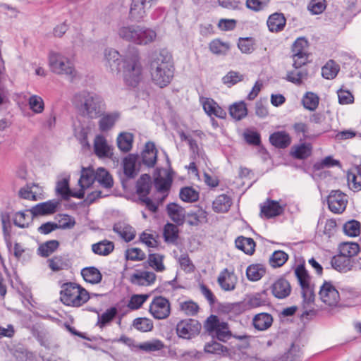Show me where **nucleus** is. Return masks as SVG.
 Here are the masks:
<instances>
[{
	"mask_svg": "<svg viewBox=\"0 0 361 361\" xmlns=\"http://www.w3.org/2000/svg\"><path fill=\"white\" fill-rule=\"evenodd\" d=\"M347 179L350 190L358 192L361 190V176L350 171L347 174Z\"/></svg>",
	"mask_w": 361,
	"mask_h": 361,
	"instance_id": "nucleus-63",
	"label": "nucleus"
},
{
	"mask_svg": "<svg viewBox=\"0 0 361 361\" xmlns=\"http://www.w3.org/2000/svg\"><path fill=\"white\" fill-rule=\"evenodd\" d=\"M273 323V317L269 313H259L252 319V324L254 327L259 331H264L268 329Z\"/></svg>",
	"mask_w": 361,
	"mask_h": 361,
	"instance_id": "nucleus-30",
	"label": "nucleus"
},
{
	"mask_svg": "<svg viewBox=\"0 0 361 361\" xmlns=\"http://www.w3.org/2000/svg\"><path fill=\"white\" fill-rule=\"evenodd\" d=\"M27 102L30 109L35 114H41L44 110V102L41 97L36 94L31 95Z\"/></svg>",
	"mask_w": 361,
	"mask_h": 361,
	"instance_id": "nucleus-56",
	"label": "nucleus"
},
{
	"mask_svg": "<svg viewBox=\"0 0 361 361\" xmlns=\"http://www.w3.org/2000/svg\"><path fill=\"white\" fill-rule=\"evenodd\" d=\"M156 278L154 273L144 271L132 274L130 281L133 284L137 286H150L155 282Z\"/></svg>",
	"mask_w": 361,
	"mask_h": 361,
	"instance_id": "nucleus-26",
	"label": "nucleus"
},
{
	"mask_svg": "<svg viewBox=\"0 0 361 361\" xmlns=\"http://www.w3.org/2000/svg\"><path fill=\"white\" fill-rule=\"evenodd\" d=\"M331 264L335 270L339 272L346 273L353 269L354 260L339 253L331 258Z\"/></svg>",
	"mask_w": 361,
	"mask_h": 361,
	"instance_id": "nucleus-22",
	"label": "nucleus"
},
{
	"mask_svg": "<svg viewBox=\"0 0 361 361\" xmlns=\"http://www.w3.org/2000/svg\"><path fill=\"white\" fill-rule=\"evenodd\" d=\"M235 247L248 255H252L255 251L256 244L251 238L238 236L235 240Z\"/></svg>",
	"mask_w": 361,
	"mask_h": 361,
	"instance_id": "nucleus-31",
	"label": "nucleus"
},
{
	"mask_svg": "<svg viewBox=\"0 0 361 361\" xmlns=\"http://www.w3.org/2000/svg\"><path fill=\"white\" fill-rule=\"evenodd\" d=\"M269 303L265 291L250 295L246 301L247 306L249 308H257L267 305Z\"/></svg>",
	"mask_w": 361,
	"mask_h": 361,
	"instance_id": "nucleus-44",
	"label": "nucleus"
},
{
	"mask_svg": "<svg viewBox=\"0 0 361 361\" xmlns=\"http://www.w3.org/2000/svg\"><path fill=\"white\" fill-rule=\"evenodd\" d=\"M231 199L229 196L222 194L216 197L212 203V207L215 212L224 213L228 211L231 205Z\"/></svg>",
	"mask_w": 361,
	"mask_h": 361,
	"instance_id": "nucleus-39",
	"label": "nucleus"
},
{
	"mask_svg": "<svg viewBox=\"0 0 361 361\" xmlns=\"http://www.w3.org/2000/svg\"><path fill=\"white\" fill-rule=\"evenodd\" d=\"M152 188V179L149 175L142 174L136 183V192L139 198L147 197Z\"/></svg>",
	"mask_w": 361,
	"mask_h": 361,
	"instance_id": "nucleus-29",
	"label": "nucleus"
},
{
	"mask_svg": "<svg viewBox=\"0 0 361 361\" xmlns=\"http://www.w3.org/2000/svg\"><path fill=\"white\" fill-rule=\"evenodd\" d=\"M300 68H295V70L288 71L286 79L295 85H300L302 83L303 80L307 78V71L305 69H300Z\"/></svg>",
	"mask_w": 361,
	"mask_h": 361,
	"instance_id": "nucleus-49",
	"label": "nucleus"
},
{
	"mask_svg": "<svg viewBox=\"0 0 361 361\" xmlns=\"http://www.w3.org/2000/svg\"><path fill=\"white\" fill-rule=\"evenodd\" d=\"M72 102L78 114L87 119L98 118L106 110V103L102 96L88 90L75 93Z\"/></svg>",
	"mask_w": 361,
	"mask_h": 361,
	"instance_id": "nucleus-2",
	"label": "nucleus"
},
{
	"mask_svg": "<svg viewBox=\"0 0 361 361\" xmlns=\"http://www.w3.org/2000/svg\"><path fill=\"white\" fill-rule=\"evenodd\" d=\"M312 149V147L311 144L302 143L293 147L292 154L296 159H305L311 155Z\"/></svg>",
	"mask_w": 361,
	"mask_h": 361,
	"instance_id": "nucleus-48",
	"label": "nucleus"
},
{
	"mask_svg": "<svg viewBox=\"0 0 361 361\" xmlns=\"http://www.w3.org/2000/svg\"><path fill=\"white\" fill-rule=\"evenodd\" d=\"M293 129L296 134L302 135V140L314 139L326 131V130H322L312 133L310 131L307 125L302 122L295 123L293 125Z\"/></svg>",
	"mask_w": 361,
	"mask_h": 361,
	"instance_id": "nucleus-33",
	"label": "nucleus"
},
{
	"mask_svg": "<svg viewBox=\"0 0 361 361\" xmlns=\"http://www.w3.org/2000/svg\"><path fill=\"white\" fill-rule=\"evenodd\" d=\"M266 273L265 266L262 264H255L248 266L246 270L247 279L252 281L261 279Z\"/></svg>",
	"mask_w": 361,
	"mask_h": 361,
	"instance_id": "nucleus-42",
	"label": "nucleus"
},
{
	"mask_svg": "<svg viewBox=\"0 0 361 361\" xmlns=\"http://www.w3.org/2000/svg\"><path fill=\"white\" fill-rule=\"evenodd\" d=\"M301 355L300 348L292 344L290 349L284 355L278 357L276 361H300Z\"/></svg>",
	"mask_w": 361,
	"mask_h": 361,
	"instance_id": "nucleus-51",
	"label": "nucleus"
},
{
	"mask_svg": "<svg viewBox=\"0 0 361 361\" xmlns=\"http://www.w3.org/2000/svg\"><path fill=\"white\" fill-rule=\"evenodd\" d=\"M319 296L320 300L330 307L336 306L340 300V293L331 281H324L321 286Z\"/></svg>",
	"mask_w": 361,
	"mask_h": 361,
	"instance_id": "nucleus-11",
	"label": "nucleus"
},
{
	"mask_svg": "<svg viewBox=\"0 0 361 361\" xmlns=\"http://www.w3.org/2000/svg\"><path fill=\"white\" fill-rule=\"evenodd\" d=\"M98 121V128L102 133H107L111 130L121 118V113L118 111L105 112L101 114Z\"/></svg>",
	"mask_w": 361,
	"mask_h": 361,
	"instance_id": "nucleus-13",
	"label": "nucleus"
},
{
	"mask_svg": "<svg viewBox=\"0 0 361 361\" xmlns=\"http://www.w3.org/2000/svg\"><path fill=\"white\" fill-rule=\"evenodd\" d=\"M61 288L60 300L66 306L80 307L90 298L89 293L75 283H64Z\"/></svg>",
	"mask_w": 361,
	"mask_h": 361,
	"instance_id": "nucleus-4",
	"label": "nucleus"
},
{
	"mask_svg": "<svg viewBox=\"0 0 361 361\" xmlns=\"http://www.w3.org/2000/svg\"><path fill=\"white\" fill-rule=\"evenodd\" d=\"M95 181V171L92 168H82L78 180L82 188H89Z\"/></svg>",
	"mask_w": 361,
	"mask_h": 361,
	"instance_id": "nucleus-45",
	"label": "nucleus"
},
{
	"mask_svg": "<svg viewBox=\"0 0 361 361\" xmlns=\"http://www.w3.org/2000/svg\"><path fill=\"white\" fill-rule=\"evenodd\" d=\"M59 247V242L56 240H48L40 244L37 250V254L42 257H48Z\"/></svg>",
	"mask_w": 361,
	"mask_h": 361,
	"instance_id": "nucleus-40",
	"label": "nucleus"
},
{
	"mask_svg": "<svg viewBox=\"0 0 361 361\" xmlns=\"http://www.w3.org/2000/svg\"><path fill=\"white\" fill-rule=\"evenodd\" d=\"M149 311L154 319H165L171 314L170 302L163 296H156L150 303Z\"/></svg>",
	"mask_w": 361,
	"mask_h": 361,
	"instance_id": "nucleus-10",
	"label": "nucleus"
},
{
	"mask_svg": "<svg viewBox=\"0 0 361 361\" xmlns=\"http://www.w3.org/2000/svg\"><path fill=\"white\" fill-rule=\"evenodd\" d=\"M120 57L119 52L114 49L108 48L104 51V58L112 72L120 71Z\"/></svg>",
	"mask_w": 361,
	"mask_h": 361,
	"instance_id": "nucleus-32",
	"label": "nucleus"
},
{
	"mask_svg": "<svg viewBox=\"0 0 361 361\" xmlns=\"http://www.w3.org/2000/svg\"><path fill=\"white\" fill-rule=\"evenodd\" d=\"M81 275L85 281L92 284L100 283L102 279V275L99 270L94 267L82 269L81 271Z\"/></svg>",
	"mask_w": 361,
	"mask_h": 361,
	"instance_id": "nucleus-38",
	"label": "nucleus"
},
{
	"mask_svg": "<svg viewBox=\"0 0 361 361\" xmlns=\"http://www.w3.org/2000/svg\"><path fill=\"white\" fill-rule=\"evenodd\" d=\"M207 213L202 209H197L186 213L185 219L187 223L190 226H197L202 222L207 221Z\"/></svg>",
	"mask_w": 361,
	"mask_h": 361,
	"instance_id": "nucleus-37",
	"label": "nucleus"
},
{
	"mask_svg": "<svg viewBox=\"0 0 361 361\" xmlns=\"http://www.w3.org/2000/svg\"><path fill=\"white\" fill-rule=\"evenodd\" d=\"M286 20L282 13H274L267 20V26L272 32H278L283 30Z\"/></svg>",
	"mask_w": 361,
	"mask_h": 361,
	"instance_id": "nucleus-28",
	"label": "nucleus"
},
{
	"mask_svg": "<svg viewBox=\"0 0 361 361\" xmlns=\"http://www.w3.org/2000/svg\"><path fill=\"white\" fill-rule=\"evenodd\" d=\"M360 250V246L357 243L345 242L339 245V253L342 255L353 259Z\"/></svg>",
	"mask_w": 361,
	"mask_h": 361,
	"instance_id": "nucleus-47",
	"label": "nucleus"
},
{
	"mask_svg": "<svg viewBox=\"0 0 361 361\" xmlns=\"http://www.w3.org/2000/svg\"><path fill=\"white\" fill-rule=\"evenodd\" d=\"M164 237L166 242L173 243L178 238V229L173 224L167 223L164 228Z\"/></svg>",
	"mask_w": 361,
	"mask_h": 361,
	"instance_id": "nucleus-60",
	"label": "nucleus"
},
{
	"mask_svg": "<svg viewBox=\"0 0 361 361\" xmlns=\"http://www.w3.org/2000/svg\"><path fill=\"white\" fill-rule=\"evenodd\" d=\"M116 141L118 149L123 152H128L132 149L133 135L128 132L121 133Z\"/></svg>",
	"mask_w": 361,
	"mask_h": 361,
	"instance_id": "nucleus-43",
	"label": "nucleus"
},
{
	"mask_svg": "<svg viewBox=\"0 0 361 361\" xmlns=\"http://www.w3.org/2000/svg\"><path fill=\"white\" fill-rule=\"evenodd\" d=\"M171 182L172 180L169 177L164 178L159 176L154 179V184L157 192L167 195Z\"/></svg>",
	"mask_w": 361,
	"mask_h": 361,
	"instance_id": "nucleus-59",
	"label": "nucleus"
},
{
	"mask_svg": "<svg viewBox=\"0 0 361 361\" xmlns=\"http://www.w3.org/2000/svg\"><path fill=\"white\" fill-rule=\"evenodd\" d=\"M157 159V150L152 142H147L142 153V161L143 164L148 167H153Z\"/></svg>",
	"mask_w": 361,
	"mask_h": 361,
	"instance_id": "nucleus-25",
	"label": "nucleus"
},
{
	"mask_svg": "<svg viewBox=\"0 0 361 361\" xmlns=\"http://www.w3.org/2000/svg\"><path fill=\"white\" fill-rule=\"evenodd\" d=\"M328 207L334 214H342L348 204L347 195L339 190H332L327 197Z\"/></svg>",
	"mask_w": 361,
	"mask_h": 361,
	"instance_id": "nucleus-12",
	"label": "nucleus"
},
{
	"mask_svg": "<svg viewBox=\"0 0 361 361\" xmlns=\"http://www.w3.org/2000/svg\"><path fill=\"white\" fill-rule=\"evenodd\" d=\"M201 328V324L197 320L186 319L177 324L176 330L178 337L191 339L200 334Z\"/></svg>",
	"mask_w": 361,
	"mask_h": 361,
	"instance_id": "nucleus-9",
	"label": "nucleus"
},
{
	"mask_svg": "<svg viewBox=\"0 0 361 361\" xmlns=\"http://www.w3.org/2000/svg\"><path fill=\"white\" fill-rule=\"evenodd\" d=\"M59 202L56 200H49L41 202L32 207L27 212H30L32 217L38 216L49 215L55 213Z\"/></svg>",
	"mask_w": 361,
	"mask_h": 361,
	"instance_id": "nucleus-17",
	"label": "nucleus"
},
{
	"mask_svg": "<svg viewBox=\"0 0 361 361\" xmlns=\"http://www.w3.org/2000/svg\"><path fill=\"white\" fill-rule=\"evenodd\" d=\"M123 62V79L126 84L136 87L142 79V66L137 53L127 55Z\"/></svg>",
	"mask_w": 361,
	"mask_h": 361,
	"instance_id": "nucleus-5",
	"label": "nucleus"
},
{
	"mask_svg": "<svg viewBox=\"0 0 361 361\" xmlns=\"http://www.w3.org/2000/svg\"><path fill=\"white\" fill-rule=\"evenodd\" d=\"M309 43L305 37L298 38L292 46L293 66L294 68H301L308 61Z\"/></svg>",
	"mask_w": 361,
	"mask_h": 361,
	"instance_id": "nucleus-8",
	"label": "nucleus"
},
{
	"mask_svg": "<svg viewBox=\"0 0 361 361\" xmlns=\"http://www.w3.org/2000/svg\"><path fill=\"white\" fill-rule=\"evenodd\" d=\"M48 62L51 71L58 75H66L71 77L75 75V71L69 58L60 52L50 51L48 54Z\"/></svg>",
	"mask_w": 361,
	"mask_h": 361,
	"instance_id": "nucleus-6",
	"label": "nucleus"
},
{
	"mask_svg": "<svg viewBox=\"0 0 361 361\" xmlns=\"http://www.w3.org/2000/svg\"><path fill=\"white\" fill-rule=\"evenodd\" d=\"M244 79V75L239 72L231 71L222 78L224 84L231 87Z\"/></svg>",
	"mask_w": 361,
	"mask_h": 361,
	"instance_id": "nucleus-64",
	"label": "nucleus"
},
{
	"mask_svg": "<svg viewBox=\"0 0 361 361\" xmlns=\"http://www.w3.org/2000/svg\"><path fill=\"white\" fill-rule=\"evenodd\" d=\"M174 65L171 53L166 49L156 51L149 56V71L152 81L163 88L168 86L174 75Z\"/></svg>",
	"mask_w": 361,
	"mask_h": 361,
	"instance_id": "nucleus-1",
	"label": "nucleus"
},
{
	"mask_svg": "<svg viewBox=\"0 0 361 361\" xmlns=\"http://www.w3.org/2000/svg\"><path fill=\"white\" fill-rule=\"evenodd\" d=\"M181 200L185 202H195L199 199V192L192 187H183L179 193Z\"/></svg>",
	"mask_w": 361,
	"mask_h": 361,
	"instance_id": "nucleus-52",
	"label": "nucleus"
},
{
	"mask_svg": "<svg viewBox=\"0 0 361 361\" xmlns=\"http://www.w3.org/2000/svg\"><path fill=\"white\" fill-rule=\"evenodd\" d=\"M114 250V243L108 240H103L92 245V252L98 255L107 256Z\"/></svg>",
	"mask_w": 361,
	"mask_h": 361,
	"instance_id": "nucleus-35",
	"label": "nucleus"
},
{
	"mask_svg": "<svg viewBox=\"0 0 361 361\" xmlns=\"http://www.w3.org/2000/svg\"><path fill=\"white\" fill-rule=\"evenodd\" d=\"M113 231L126 242L133 240L136 234L135 230L130 225L124 221H119L114 224Z\"/></svg>",
	"mask_w": 361,
	"mask_h": 361,
	"instance_id": "nucleus-23",
	"label": "nucleus"
},
{
	"mask_svg": "<svg viewBox=\"0 0 361 361\" xmlns=\"http://www.w3.org/2000/svg\"><path fill=\"white\" fill-rule=\"evenodd\" d=\"M27 213H30V212L25 210V212H16L14 216L13 224L19 228L27 227L33 217H30Z\"/></svg>",
	"mask_w": 361,
	"mask_h": 361,
	"instance_id": "nucleus-62",
	"label": "nucleus"
},
{
	"mask_svg": "<svg viewBox=\"0 0 361 361\" xmlns=\"http://www.w3.org/2000/svg\"><path fill=\"white\" fill-rule=\"evenodd\" d=\"M138 160V155L130 154L123 161V173L129 178L136 176L135 165Z\"/></svg>",
	"mask_w": 361,
	"mask_h": 361,
	"instance_id": "nucleus-34",
	"label": "nucleus"
},
{
	"mask_svg": "<svg viewBox=\"0 0 361 361\" xmlns=\"http://www.w3.org/2000/svg\"><path fill=\"white\" fill-rule=\"evenodd\" d=\"M284 211V207L281 206L279 202L268 199L261 206L260 214L267 219L275 217L281 215Z\"/></svg>",
	"mask_w": 361,
	"mask_h": 361,
	"instance_id": "nucleus-18",
	"label": "nucleus"
},
{
	"mask_svg": "<svg viewBox=\"0 0 361 361\" xmlns=\"http://www.w3.org/2000/svg\"><path fill=\"white\" fill-rule=\"evenodd\" d=\"M319 97L313 92H307L302 100L304 107L310 111H314L319 105Z\"/></svg>",
	"mask_w": 361,
	"mask_h": 361,
	"instance_id": "nucleus-58",
	"label": "nucleus"
},
{
	"mask_svg": "<svg viewBox=\"0 0 361 361\" xmlns=\"http://www.w3.org/2000/svg\"><path fill=\"white\" fill-rule=\"evenodd\" d=\"M238 278L233 271H230L227 268L223 269L217 279V282L221 288L224 291H232L235 288Z\"/></svg>",
	"mask_w": 361,
	"mask_h": 361,
	"instance_id": "nucleus-14",
	"label": "nucleus"
},
{
	"mask_svg": "<svg viewBox=\"0 0 361 361\" xmlns=\"http://www.w3.org/2000/svg\"><path fill=\"white\" fill-rule=\"evenodd\" d=\"M204 327L210 336L220 341L226 342L231 338L228 323L216 315H210L205 321Z\"/></svg>",
	"mask_w": 361,
	"mask_h": 361,
	"instance_id": "nucleus-7",
	"label": "nucleus"
},
{
	"mask_svg": "<svg viewBox=\"0 0 361 361\" xmlns=\"http://www.w3.org/2000/svg\"><path fill=\"white\" fill-rule=\"evenodd\" d=\"M200 101L204 111L210 117L213 116L219 118H224L226 117V111L214 99L202 97Z\"/></svg>",
	"mask_w": 361,
	"mask_h": 361,
	"instance_id": "nucleus-19",
	"label": "nucleus"
},
{
	"mask_svg": "<svg viewBox=\"0 0 361 361\" xmlns=\"http://www.w3.org/2000/svg\"><path fill=\"white\" fill-rule=\"evenodd\" d=\"M138 37L137 45H147L156 39L157 33L151 28L140 25Z\"/></svg>",
	"mask_w": 361,
	"mask_h": 361,
	"instance_id": "nucleus-36",
	"label": "nucleus"
},
{
	"mask_svg": "<svg viewBox=\"0 0 361 361\" xmlns=\"http://www.w3.org/2000/svg\"><path fill=\"white\" fill-rule=\"evenodd\" d=\"M288 259V255L282 250H276L269 257V264L273 268L282 267Z\"/></svg>",
	"mask_w": 361,
	"mask_h": 361,
	"instance_id": "nucleus-50",
	"label": "nucleus"
},
{
	"mask_svg": "<svg viewBox=\"0 0 361 361\" xmlns=\"http://www.w3.org/2000/svg\"><path fill=\"white\" fill-rule=\"evenodd\" d=\"M140 27L138 25H121L118 27L117 33L122 39L136 44Z\"/></svg>",
	"mask_w": 361,
	"mask_h": 361,
	"instance_id": "nucleus-15",
	"label": "nucleus"
},
{
	"mask_svg": "<svg viewBox=\"0 0 361 361\" xmlns=\"http://www.w3.org/2000/svg\"><path fill=\"white\" fill-rule=\"evenodd\" d=\"M167 213L176 224L183 225L185 220L186 212L183 207L176 203H170L166 207Z\"/></svg>",
	"mask_w": 361,
	"mask_h": 361,
	"instance_id": "nucleus-24",
	"label": "nucleus"
},
{
	"mask_svg": "<svg viewBox=\"0 0 361 361\" xmlns=\"http://www.w3.org/2000/svg\"><path fill=\"white\" fill-rule=\"evenodd\" d=\"M272 294L279 299H284L290 295L291 286L284 278L277 279L271 287Z\"/></svg>",
	"mask_w": 361,
	"mask_h": 361,
	"instance_id": "nucleus-20",
	"label": "nucleus"
},
{
	"mask_svg": "<svg viewBox=\"0 0 361 361\" xmlns=\"http://www.w3.org/2000/svg\"><path fill=\"white\" fill-rule=\"evenodd\" d=\"M210 51L216 55H225L230 49L228 43L224 42L219 39L212 40L209 45Z\"/></svg>",
	"mask_w": 361,
	"mask_h": 361,
	"instance_id": "nucleus-55",
	"label": "nucleus"
},
{
	"mask_svg": "<svg viewBox=\"0 0 361 361\" xmlns=\"http://www.w3.org/2000/svg\"><path fill=\"white\" fill-rule=\"evenodd\" d=\"M95 180L97 181L99 185L106 189L111 188L114 185V181L111 176L104 168H98L95 171Z\"/></svg>",
	"mask_w": 361,
	"mask_h": 361,
	"instance_id": "nucleus-41",
	"label": "nucleus"
},
{
	"mask_svg": "<svg viewBox=\"0 0 361 361\" xmlns=\"http://www.w3.org/2000/svg\"><path fill=\"white\" fill-rule=\"evenodd\" d=\"M339 71V66L333 60H329L322 69V76L328 80L334 79L336 77Z\"/></svg>",
	"mask_w": 361,
	"mask_h": 361,
	"instance_id": "nucleus-54",
	"label": "nucleus"
},
{
	"mask_svg": "<svg viewBox=\"0 0 361 361\" xmlns=\"http://www.w3.org/2000/svg\"><path fill=\"white\" fill-rule=\"evenodd\" d=\"M294 274L301 288L302 297V317L315 314L314 302L315 300L314 286L311 283V277L303 264H299L294 270Z\"/></svg>",
	"mask_w": 361,
	"mask_h": 361,
	"instance_id": "nucleus-3",
	"label": "nucleus"
},
{
	"mask_svg": "<svg viewBox=\"0 0 361 361\" xmlns=\"http://www.w3.org/2000/svg\"><path fill=\"white\" fill-rule=\"evenodd\" d=\"M343 230L345 235L357 237L360 234L361 224L358 221L352 219L343 224Z\"/></svg>",
	"mask_w": 361,
	"mask_h": 361,
	"instance_id": "nucleus-53",
	"label": "nucleus"
},
{
	"mask_svg": "<svg viewBox=\"0 0 361 361\" xmlns=\"http://www.w3.org/2000/svg\"><path fill=\"white\" fill-rule=\"evenodd\" d=\"M117 309L111 307L102 314H98V321L97 325L100 328H104L107 324L111 322L117 314Z\"/></svg>",
	"mask_w": 361,
	"mask_h": 361,
	"instance_id": "nucleus-57",
	"label": "nucleus"
},
{
	"mask_svg": "<svg viewBox=\"0 0 361 361\" xmlns=\"http://www.w3.org/2000/svg\"><path fill=\"white\" fill-rule=\"evenodd\" d=\"M133 326L137 330L142 332L150 331L154 327L152 321L145 317L135 319L133 322Z\"/></svg>",
	"mask_w": 361,
	"mask_h": 361,
	"instance_id": "nucleus-61",
	"label": "nucleus"
},
{
	"mask_svg": "<svg viewBox=\"0 0 361 361\" xmlns=\"http://www.w3.org/2000/svg\"><path fill=\"white\" fill-rule=\"evenodd\" d=\"M47 263L48 267L55 273L68 270L72 265L69 257L66 255H54L48 259Z\"/></svg>",
	"mask_w": 361,
	"mask_h": 361,
	"instance_id": "nucleus-16",
	"label": "nucleus"
},
{
	"mask_svg": "<svg viewBox=\"0 0 361 361\" xmlns=\"http://www.w3.org/2000/svg\"><path fill=\"white\" fill-rule=\"evenodd\" d=\"M229 114L236 121L243 119L247 114L246 104L243 101L234 103L229 108Z\"/></svg>",
	"mask_w": 361,
	"mask_h": 361,
	"instance_id": "nucleus-46",
	"label": "nucleus"
},
{
	"mask_svg": "<svg viewBox=\"0 0 361 361\" xmlns=\"http://www.w3.org/2000/svg\"><path fill=\"white\" fill-rule=\"evenodd\" d=\"M113 148L109 146L106 138L101 135H97L94 141V151L99 158L111 157Z\"/></svg>",
	"mask_w": 361,
	"mask_h": 361,
	"instance_id": "nucleus-21",
	"label": "nucleus"
},
{
	"mask_svg": "<svg viewBox=\"0 0 361 361\" xmlns=\"http://www.w3.org/2000/svg\"><path fill=\"white\" fill-rule=\"evenodd\" d=\"M270 143L279 149H285L290 144L291 139L286 131H277L270 135Z\"/></svg>",
	"mask_w": 361,
	"mask_h": 361,
	"instance_id": "nucleus-27",
	"label": "nucleus"
}]
</instances>
